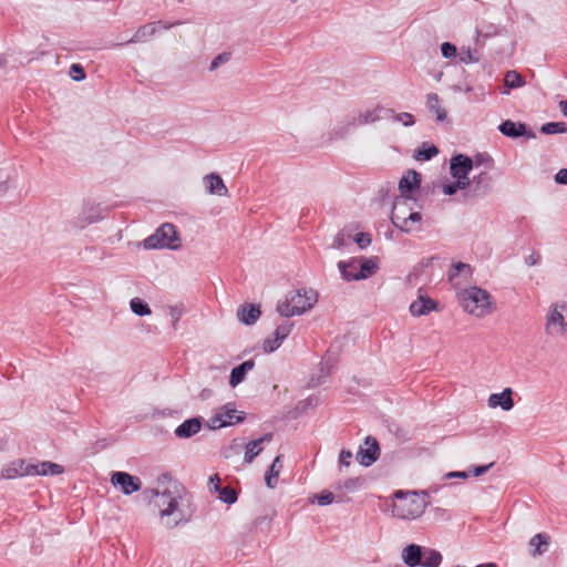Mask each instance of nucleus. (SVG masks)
Masks as SVG:
<instances>
[{
  "label": "nucleus",
  "mask_w": 567,
  "mask_h": 567,
  "mask_svg": "<svg viewBox=\"0 0 567 567\" xmlns=\"http://www.w3.org/2000/svg\"><path fill=\"white\" fill-rule=\"evenodd\" d=\"M394 495L396 499L392 505V514L400 519H415L424 513L427 506L425 492L419 494L399 491Z\"/></svg>",
  "instance_id": "1"
},
{
  "label": "nucleus",
  "mask_w": 567,
  "mask_h": 567,
  "mask_svg": "<svg viewBox=\"0 0 567 567\" xmlns=\"http://www.w3.org/2000/svg\"><path fill=\"white\" fill-rule=\"evenodd\" d=\"M317 302V293L313 290H293L286 299L277 305V311L281 317L302 315Z\"/></svg>",
  "instance_id": "2"
},
{
  "label": "nucleus",
  "mask_w": 567,
  "mask_h": 567,
  "mask_svg": "<svg viewBox=\"0 0 567 567\" xmlns=\"http://www.w3.org/2000/svg\"><path fill=\"white\" fill-rule=\"evenodd\" d=\"M458 299L466 312L482 318L493 311L491 295L476 286L464 289L458 293Z\"/></svg>",
  "instance_id": "3"
},
{
  "label": "nucleus",
  "mask_w": 567,
  "mask_h": 567,
  "mask_svg": "<svg viewBox=\"0 0 567 567\" xmlns=\"http://www.w3.org/2000/svg\"><path fill=\"white\" fill-rule=\"evenodd\" d=\"M145 249H172L176 250L181 247V238L173 224L165 223L159 226L156 231L143 241Z\"/></svg>",
  "instance_id": "4"
},
{
  "label": "nucleus",
  "mask_w": 567,
  "mask_h": 567,
  "mask_svg": "<svg viewBox=\"0 0 567 567\" xmlns=\"http://www.w3.org/2000/svg\"><path fill=\"white\" fill-rule=\"evenodd\" d=\"M385 111L382 106L378 105L374 109L359 112L358 115H348L344 120L334 126L332 135L338 138L344 137L353 127L373 123L380 120V113Z\"/></svg>",
  "instance_id": "5"
},
{
  "label": "nucleus",
  "mask_w": 567,
  "mask_h": 567,
  "mask_svg": "<svg viewBox=\"0 0 567 567\" xmlns=\"http://www.w3.org/2000/svg\"><path fill=\"white\" fill-rule=\"evenodd\" d=\"M545 332L550 337L567 334V303H554L546 316Z\"/></svg>",
  "instance_id": "6"
},
{
  "label": "nucleus",
  "mask_w": 567,
  "mask_h": 567,
  "mask_svg": "<svg viewBox=\"0 0 567 567\" xmlns=\"http://www.w3.org/2000/svg\"><path fill=\"white\" fill-rule=\"evenodd\" d=\"M156 496V505L159 508L161 517L169 518L171 516H174L172 522H166V525L171 528L176 527L183 520V514L178 512V496H175L169 489H165L162 493L157 492Z\"/></svg>",
  "instance_id": "7"
},
{
  "label": "nucleus",
  "mask_w": 567,
  "mask_h": 567,
  "mask_svg": "<svg viewBox=\"0 0 567 567\" xmlns=\"http://www.w3.org/2000/svg\"><path fill=\"white\" fill-rule=\"evenodd\" d=\"M245 419H246V415L244 412H240L237 415V411H236L234 404L228 403V404H225L224 406H221L219 412H217L213 417H210L209 426L212 429H220V427L240 423Z\"/></svg>",
  "instance_id": "8"
},
{
  "label": "nucleus",
  "mask_w": 567,
  "mask_h": 567,
  "mask_svg": "<svg viewBox=\"0 0 567 567\" xmlns=\"http://www.w3.org/2000/svg\"><path fill=\"white\" fill-rule=\"evenodd\" d=\"M102 219V210L99 204L86 202L82 206V210L76 218L72 221L73 226L83 229L87 225L96 223Z\"/></svg>",
  "instance_id": "9"
},
{
  "label": "nucleus",
  "mask_w": 567,
  "mask_h": 567,
  "mask_svg": "<svg viewBox=\"0 0 567 567\" xmlns=\"http://www.w3.org/2000/svg\"><path fill=\"white\" fill-rule=\"evenodd\" d=\"M365 447L360 446L357 452V461L368 467L372 465L380 456V446L375 437L367 436L364 440Z\"/></svg>",
  "instance_id": "10"
},
{
  "label": "nucleus",
  "mask_w": 567,
  "mask_h": 567,
  "mask_svg": "<svg viewBox=\"0 0 567 567\" xmlns=\"http://www.w3.org/2000/svg\"><path fill=\"white\" fill-rule=\"evenodd\" d=\"M111 483L114 486H120L125 495H131L142 487V482L138 477L133 476L126 472H115L112 474Z\"/></svg>",
  "instance_id": "11"
},
{
  "label": "nucleus",
  "mask_w": 567,
  "mask_h": 567,
  "mask_svg": "<svg viewBox=\"0 0 567 567\" xmlns=\"http://www.w3.org/2000/svg\"><path fill=\"white\" fill-rule=\"evenodd\" d=\"M37 468L24 460H16L1 470V477L11 480L19 476H34Z\"/></svg>",
  "instance_id": "12"
},
{
  "label": "nucleus",
  "mask_w": 567,
  "mask_h": 567,
  "mask_svg": "<svg viewBox=\"0 0 567 567\" xmlns=\"http://www.w3.org/2000/svg\"><path fill=\"white\" fill-rule=\"evenodd\" d=\"M498 130L503 135L511 138L526 137L529 140L536 137V134L526 124L512 120L504 121Z\"/></svg>",
  "instance_id": "13"
},
{
  "label": "nucleus",
  "mask_w": 567,
  "mask_h": 567,
  "mask_svg": "<svg viewBox=\"0 0 567 567\" xmlns=\"http://www.w3.org/2000/svg\"><path fill=\"white\" fill-rule=\"evenodd\" d=\"M293 323L287 321L278 326L274 332V337H269L264 340L262 350L266 353L276 351L282 343V341L290 334Z\"/></svg>",
  "instance_id": "14"
},
{
  "label": "nucleus",
  "mask_w": 567,
  "mask_h": 567,
  "mask_svg": "<svg viewBox=\"0 0 567 567\" xmlns=\"http://www.w3.org/2000/svg\"><path fill=\"white\" fill-rule=\"evenodd\" d=\"M176 24H178V23L176 22V23H171V24H162L161 21L146 23V24L140 27L130 40H127L124 43H116V44H114V47H122L124 44L137 43V42L145 41L146 39L153 37L156 33L158 27H162L164 29H169Z\"/></svg>",
  "instance_id": "15"
},
{
  "label": "nucleus",
  "mask_w": 567,
  "mask_h": 567,
  "mask_svg": "<svg viewBox=\"0 0 567 567\" xmlns=\"http://www.w3.org/2000/svg\"><path fill=\"white\" fill-rule=\"evenodd\" d=\"M391 223L395 228L403 233H411L420 229L415 225H420L422 221V215L419 212H410L408 216H400L394 214V217H390Z\"/></svg>",
  "instance_id": "16"
},
{
  "label": "nucleus",
  "mask_w": 567,
  "mask_h": 567,
  "mask_svg": "<svg viewBox=\"0 0 567 567\" xmlns=\"http://www.w3.org/2000/svg\"><path fill=\"white\" fill-rule=\"evenodd\" d=\"M474 162L471 157L457 154L451 158L450 171L453 177H465L473 169Z\"/></svg>",
  "instance_id": "17"
},
{
  "label": "nucleus",
  "mask_w": 567,
  "mask_h": 567,
  "mask_svg": "<svg viewBox=\"0 0 567 567\" xmlns=\"http://www.w3.org/2000/svg\"><path fill=\"white\" fill-rule=\"evenodd\" d=\"M492 187V176L487 172H481L471 178V197L484 196Z\"/></svg>",
  "instance_id": "18"
},
{
  "label": "nucleus",
  "mask_w": 567,
  "mask_h": 567,
  "mask_svg": "<svg viewBox=\"0 0 567 567\" xmlns=\"http://www.w3.org/2000/svg\"><path fill=\"white\" fill-rule=\"evenodd\" d=\"M437 306L439 303L435 300L420 293L419 298L410 305V312L414 317L426 316L431 311L436 310Z\"/></svg>",
  "instance_id": "19"
},
{
  "label": "nucleus",
  "mask_w": 567,
  "mask_h": 567,
  "mask_svg": "<svg viewBox=\"0 0 567 567\" xmlns=\"http://www.w3.org/2000/svg\"><path fill=\"white\" fill-rule=\"evenodd\" d=\"M203 426V419L200 416L190 417L179 424L174 434L178 439H189L197 434Z\"/></svg>",
  "instance_id": "20"
},
{
  "label": "nucleus",
  "mask_w": 567,
  "mask_h": 567,
  "mask_svg": "<svg viewBox=\"0 0 567 567\" xmlns=\"http://www.w3.org/2000/svg\"><path fill=\"white\" fill-rule=\"evenodd\" d=\"M424 547L410 544L402 551V560L409 567L421 566Z\"/></svg>",
  "instance_id": "21"
},
{
  "label": "nucleus",
  "mask_w": 567,
  "mask_h": 567,
  "mask_svg": "<svg viewBox=\"0 0 567 567\" xmlns=\"http://www.w3.org/2000/svg\"><path fill=\"white\" fill-rule=\"evenodd\" d=\"M512 394L513 391L509 388L504 389L501 393H493L488 398V405L491 408L501 406L504 411H509L514 406Z\"/></svg>",
  "instance_id": "22"
},
{
  "label": "nucleus",
  "mask_w": 567,
  "mask_h": 567,
  "mask_svg": "<svg viewBox=\"0 0 567 567\" xmlns=\"http://www.w3.org/2000/svg\"><path fill=\"white\" fill-rule=\"evenodd\" d=\"M260 315L261 311L259 306L254 303L243 305L237 310L238 320L246 326L254 324Z\"/></svg>",
  "instance_id": "23"
},
{
  "label": "nucleus",
  "mask_w": 567,
  "mask_h": 567,
  "mask_svg": "<svg viewBox=\"0 0 567 567\" xmlns=\"http://www.w3.org/2000/svg\"><path fill=\"white\" fill-rule=\"evenodd\" d=\"M204 183L206 190L212 195L226 196L228 194V189L218 174L212 173L205 176Z\"/></svg>",
  "instance_id": "24"
},
{
  "label": "nucleus",
  "mask_w": 567,
  "mask_h": 567,
  "mask_svg": "<svg viewBox=\"0 0 567 567\" xmlns=\"http://www.w3.org/2000/svg\"><path fill=\"white\" fill-rule=\"evenodd\" d=\"M420 184L421 174L414 169L408 171V173L403 175L399 182V189L402 193L401 196L405 195V193H411L412 190L417 189Z\"/></svg>",
  "instance_id": "25"
},
{
  "label": "nucleus",
  "mask_w": 567,
  "mask_h": 567,
  "mask_svg": "<svg viewBox=\"0 0 567 567\" xmlns=\"http://www.w3.org/2000/svg\"><path fill=\"white\" fill-rule=\"evenodd\" d=\"M254 367H255L254 360H247V361L240 363L239 365L235 367L231 370L230 375H229V385L235 388L239 383H241L245 380L246 374L250 370H252Z\"/></svg>",
  "instance_id": "26"
},
{
  "label": "nucleus",
  "mask_w": 567,
  "mask_h": 567,
  "mask_svg": "<svg viewBox=\"0 0 567 567\" xmlns=\"http://www.w3.org/2000/svg\"><path fill=\"white\" fill-rule=\"evenodd\" d=\"M272 440V433H266L264 436H261L258 440H252L249 443L246 444V451H245V463H251L254 458L259 455V453L262 451V447L260 446L264 442H270Z\"/></svg>",
  "instance_id": "27"
},
{
  "label": "nucleus",
  "mask_w": 567,
  "mask_h": 567,
  "mask_svg": "<svg viewBox=\"0 0 567 567\" xmlns=\"http://www.w3.org/2000/svg\"><path fill=\"white\" fill-rule=\"evenodd\" d=\"M472 267L465 262H456L454 264L449 271V281L453 286H460L461 281L458 277H463L464 279H468L472 276Z\"/></svg>",
  "instance_id": "28"
},
{
  "label": "nucleus",
  "mask_w": 567,
  "mask_h": 567,
  "mask_svg": "<svg viewBox=\"0 0 567 567\" xmlns=\"http://www.w3.org/2000/svg\"><path fill=\"white\" fill-rule=\"evenodd\" d=\"M338 268L340 270L341 277L346 281L355 280L354 278H350L351 275H358L360 268V258H351L347 261L341 260L338 262Z\"/></svg>",
  "instance_id": "29"
},
{
  "label": "nucleus",
  "mask_w": 567,
  "mask_h": 567,
  "mask_svg": "<svg viewBox=\"0 0 567 567\" xmlns=\"http://www.w3.org/2000/svg\"><path fill=\"white\" fill-rule=\"evenodd\" d=\"M281 457L282 455L276 456L265 474V482L269 488H275L277 486L278 477L282 468Z\"/></svg>",
  "instance_id": "30"
},
{
  "label": "nucleus",
  "mask_w": 567,
  "mask_h": 567,
  "mask_svg": "<svg viewBox=\"0 0 567 567\" xmlns=\"http://www.w3.org/2000/svg\"><path fill=\"white\" fill-rule=\"evenodd\" d=\"M378 265L373 259L360 258V268L358 275H351L350 278L355 280L367 279L375 274Z\"/></svg>",
  "instance_id": "31"
},
{
  "label": "nucleus",
  "mask_w": 567,
  "mask_h": 567,
  "mask_svg": "<svg viewBox=\"0 0 567 567\" xmlns=\"http://www.w3.org/2000/svg\"><path fill=\"white\" fill-rule=\"evenodd\" d=\"M33 467L37 468V473H34V475H59L64 472V467L62 465L49 461L33 464Z\"/></svg>",
  "instance_id": "32"
},
{
  "label": "nucleus",
  "mask_w": 567,
  "mask_h": 567,
  "mask_svg": "<svg viewBox=\"0 0 567 567\" xmlns=\"http://www.w3.org/2000/svg\"><path fill=\"white\" fill-rule=\"evenodd\" d=\"M426 106L435 113L436 120L442 122L446 118V111L440 104V97L436 93H429L426 96Z\"/></svg>",
  "instance_id": "33"
},
{
  "label": "nucleus",
  "mask_w": 567,
  "mask_h": 567,
  "mask_svg": "<svg viewBox=\"0 0 567 567\" xmlns=\"http://www.w3.org/2000/svg\"><path fill=\"white\" fill-rule=\"evenodd\" d=\"M442 555L439 550L424 547V551L422 555V564L423 567H439L442 564Z\"/></svg>",
  "instance_id": "34"
},
{
  "label": "nucleus",
  "mask_w": 567,
  "mask_h": 567,
  "mask_svg": "<svg viewBox=\"0 0 567 567\" xmlns=\"http://www.w3.org/2000/svg\"><path fill=\"white\" fill-rule=\"evenodd\" d=\"M410 196L403 195L395 197L392 206V212L390 217H394V214L400 216H408L412 208L410 207L409 200Z\"/></svg>",
  "instance_id": "35"
},
{
  "label": "nucleus",
  "mask_w": 567,
  "mask_h": 567,
  "mask_svg": "<svg viewBox=\"0 0 567 567\" xmlns=\"http://www.w3.org/2000/svg\"><path fill=\"white\" fill-rule=\"evenodd\" d=\"M437 154H439V148L434 144H429V143L424 142L415 151L413 157L416 161H430Z\"/></svg>",
  "instance_id": "36"
},
{
  "label": "nucleus",
  "mask_w": 567,
  "mask_h": 567,
  "mask_svg": "<svg viewBox=\"0 0 567 567\" xmlns=\"http://www.w3.org/2000/svg\"><path fill=\"white\" fill-rule=\"evenodd\" d=\"M549 544V536L547 534H536L529 542V545L534 547L533 555H540L547 550Z\"/></svg>",
  "instance_id": "37"
},
{
  "label": "nucleus",
  "mask_w": 567,
  "mask_h": 567,
  "mask_svg": "<svg viewBox=\"0 0 567 567\" xmlns=\"http://www.w3.org/2000/svg\"><path fill=\"white\" fill-rule=\"evenodd\" d=\"M131 310L140 317L148 316L152 313L150 306L141 298H133L130 302Z\"/></svg>",
  "instance_id": "38"
},
{
  "label": "nucleus",
  "mask_w": 567,
  "mask_h": 567,
  "mask_svg": "<svg viewBox=\"0 0 567 567\" xmlns=\"http://www.w3.org/2000/svg\"><path fill=\"white\" fill-rule=\"evenodd\" d=\"M540 132L543 134H564L567 132V124L565 122H548L542 125Z\"/></svg>",
  "instance_id": "39"
},
{
  "label": "nucleus",
  "mask_w": 567,
  "mask_h": 567,
  "mask_svg": "<svg viewBox=\"0 0 567 567\" xmlns=\"http://www.w3.org/2000/svg\"><path fill=\"white\" fill-rule=\"evenodd\" d=\"M385 113L390 114L394 121L401 122L404 126H412L415 123L413 114L409 112L394 113L393 110H385Z\"/></svg>",
  "instance_id": "40"
},
{
  "label": "nucleus",
  "mask_w": 567,
  "mask_h": 567,
  "mask_svg": "<svg viewBox=\"0 0 567 567\" xmlns=\"http://www.w3.org/2000/svg\"><path fill=\"white\" fill-rule=\"evenodd\" d=\"M504 83L509 89H517L524 84V79L518 72L508 71L505 75Z\"/></svg>",
  "instance_id": "41"
},
{
  "label": "nucleus",
  "mask_w": 567,
  "mask_h": 567,
  "mask_svg": "<svg viewBox=\"0 0 567 567\" xmlns=\"http://www.w3.org/2000/svg\"><path fill=\"white\" fill-rule=\"evenodd\" d=\"M219 499L226 504H234L238 499L237 492L230 486H224L218 492Z\"/></svg>",
  "instance_id": "42"
},
{
  "label": "nucleus",
  "mask_w": 567,
  "mask_h": 567,
  "mask_svg": "<svg viewBox=\"0 0 567 567\" xmlns=\"http://www.w3.org/2000/svg\"><path fill=\"white\" fill-rule=\"evenodd\" d=\"M478 38H489L498 34L499 28L493 23H484L481 28H477Z\"/></svg>",
  "instance_id": "43"
},
{
  "label": "nucleus",
  "mask_w": 567,
  "mask_h": 567,
  "mask_svg": "<svg viewBox=\"0 0 567 567\" xmlns=\"http://www.w3.org/2000/svg\"><path fill=\"white\" fill-rule=\"evenodd\" d=\"M315 498L320 506H326L330 505L334 501V495L329 491H323L316 495Z\"/></svg>",
  "instance_id": "44"
},
{
  "label": "nucleus",
  "mask_w": 567,
  "mask_h": 567,
  "mask_svg": "<svg viewBox=\"0 0 567 567\" xmlns=\"http://www.w3.org/2000/svg\"><path fill=\"white\" fill-rule=\"evenodd\" d=\"M371 240L372 238L369 233H358L354 236V241L361 249L367 248L371 244Z\"/></svg>",
  "instance_id": "45"
},
{
  "label": "nucleus",
  "mask_w": 567,
  "mask_h": 567,
  "mask_svg": "<svg viewBox=\"0 0 567 567\" xmlns=\"http://www.w3.org/2000/svg\"><path fill=\"white\" fill-rule=\"evenodd\" d=\"M441 52L445 59H451L456 56L457 49L453 43L444 42L441 45Z\"/></svg>",
  "instance_id": "46"
},
{
  "label": "nucleus",
  "mask_w": 567,
  "mask_h": 567,
  "mask_svg": "<svg viewBox=\"0 0 567 567\" xmlns=\"http://www.w3.org/2000/svg\"><path fill=\"white\" fill-rule=\"evenodd\" d=\"M230 60V53L223 52L215 56L209 65V70L214 71L216 70L220 64H224Z\"/></svg>",
  "instance_id": "47"
},
{
  "label": "nucleus",
  "mask_w": 567,
  "mask_h": 567,
  "mask_svg": "<svg viewBox=\"0 0 567 567\" xmlns=\"http://www.w3.org/2000/svg\"><path fill=\"white\" fill-rule=\"evenodd\" d=\"M70 74L73 80L81 81L85 78L84 69L81 64L74 63L71 65Z\"/></svg>",
  "instance_id": "48"
},
{
  "label": "nucleus",
  "mask_w": 567,
  "mask_h": 567,
  "mask_svg": "<svg viewBox=\"0 0 567 567\" xmlns=\"http://www.w3.org/2000/svg\"><path fill=\"white\" fill-rule=\"evenodd\" d=\"M480 60L476 51L466 50L461 52L460 54V61L462 63H472L477 62Z\"/></svg>",
  "instance_id": "49"
},
{
  "label": "nucleus",
  "mask_w": 567,
  "mask_h": 567,
  "mask_svg": "<svg viewBox=\"0 0 567 567\" xmlns=\"http://www.w3.org/2000/svg\"><path fill=\"white\" fill-rule=\"evenodd\" d=\"M456 181H455V186L457 187V189H465L467 188V193L466 195L470 196V190H471V178H468V176H465L464 178L463 177H454Z\"/></svg>",
  "instance_id": "50"
},
{
  "label": "nucleus",
  "mask_w": 567,
  "mask_h": 567,
  "mask_svg": "<svg viewBox=\"0 0 567 567\" xmlns=\"http://www.w3.org/2000/svg\"><path fill=\"white\" fill-rule=\"evenodd\" d=\"M352 458V453L349 450H341L339 454V463L340 465L349 466L350 461Z\"/></svg>",
  "instance_id": "51"
},
{
  "label": "nucleus",
  "mask_w": 567,
  "mask_h": 567,
  "mask_svg": "<svg viewBox=\"0 0 567 567\" xmlns=\"http://www.w3.org/2000/svg\"><path fill=\"white\" fill-rule=\"evenodd\" d=\"M476 166L487 163L489 167H492L493 159L487 154H477L475 159L473 161Z\"/></svg>",
  "instance_id": "52"
},
{
  "label": "nucleus",
  "mask_w": 567,
  "mask_h": 567,
  "mask_svg": "<svg viewBox=\"0 0 567 567\" xmlns=\"http://www.w3.org/2000/svg\"><path fill=\"white\" fill-rule=\"evenodd\" d=\"M361 483H362V480L359 478V477H357V478H348L344 482L343 486L347 489H355V488H358L361 485Z\"/></svg>",
  "instance_id": "53"
},
{
  "label": "nucleus",
  "mask_w": 567,
  "mask_h": 567,
  "mask_svg": "<svg viewBox=\"0 0 567 567\" xmlns=\"http://www.w3.org/2000/svg\"><path fill=\"white\" fill-rule=\"evenodd\" d=\"M209 485L216 493L223 487V486H220V477L218 474H213L209 477Z\"/></svg>",
  "instance_id": "54"
},
{
  "label": "nucleus",
  "mask_w": 567,
  "mask_h": 567,
  "mask_svg": "<svg viewBox=\"0 0 567 567\" xmlns=\"http://www.w3.org/2000/svg\"><path fill=\"white\" fill-rule=\"evenodd\" d=\"M555 181L558 184L567 185V168H561L555 176Z\"/></svg>",
  "instance_id": "55"
},
{
  "label": "nucleus",
  "mask_w": 567,
  "mask_h": 567,
  "mask_svg": "<svg viewBox=\"0 0 567 567\" xmlns=\"http://www.w3.org/2000/svg\"><path fill=\"white\" fill-rule=\"evenodd\" d=\"M493 465H494V463H489L487 465L475 466L473 470L474 476H481V475L485 474Z\"/></svg>",
  "instance_id": "56"
},
{
  "label": "nucleus",
  "mask_w": 567,
  "mask_h": 567,
  "mask_svg": "<svg viewBox=\"0 0 567 567\" xmlns=\"http://www.w3.org/2000/svg\"><path fill=\"white\" fill-rule=\"evenodd\" d=\"M457 190H458V189H457V187L455 186V182H452V183H449V184L443 185V193H444L445 195H450V196H451V195H454V194H456V192H457Z\"/></svg>",
  "instance_id": "57"
},
{
  "label": "nucleus",
  "mask_w": 567,
  "mask_h": 567,
  "mask_svg": "<svg viewBox=\"0 0 567 567\" xmlns=\"http://www.w3.org/2000/svg\"><path fill=\"white\" fill-rule=\"evenodd\" d=\"M169 315L173 319L174 324L181 319L182 317V309L178 307H171Z\"/></svg>",
  "instance_id": "58"
},
{
  "label": "nucleus",
  "mask_w": 567,
  "mask_h": 567,
  "mask_svg": "<svg viewBox=\"0 0 567 567\" xmlns=\"http://www.w3.org/2000/svg\"><path fill=\"white\" fill-rule=\"evenodd\" d=\"M539 260H540V255L537 252H533L532 255L526 257V264L528 266H535L539 262Z\"/></svg>",
  "instance_id": "59"
},
{
  "label": "nucleus",
  "mask_w": 567,
  "mask_h": 567,
  "mask_svg": "<svg viewBox=\"0 0 567 567\" xmlns=\"http://www.w3.org/2000/svg\"><path fill=\"white\" fill-rule=\"evenodd\" d=\"M446 477L447 478H454V477H457V478H467L468 477V473L467 472H450L446 474Z\"/></svg>",
  "instance_id": "60"
},
{
  "label": "nucleus",
  "mask_w": 567,
  "mask_h": 567,
  "mask_svg": "<svg viewBox=\"0 0 567 567\" xmlns=\"http://www.w3.org/2000/svg\"><path fill=\"white\" fill-rule=\"evenodd\" d=\"M10 187H11V184H10L9 179L1 182L0 183V196L6 194Z\"/></svg>",
  "instance_id": "61"
},
{
  "label": "nucleus",
  "mask_w": 567,
  "mask_h": 567,
  "mask_svg": "<svg viewBox=\"0 0 567 567\" xmlns=\"http://www.w3.org/2000/svg\"><path fill=\"white\" fill-rule=\"evenodd\" d=\"M558 106H559L560 112H561L565 116H567V100L560 101V102H559V104H558Z\"/></svg>",
  "instance_id": "62"
},
{
  "label": "nucleus",
  "mask_w": 567,
  "mask_h": 567,
  "mask_svg": "<svg viewBox=\"0 0 567 567\" xmlns=\"http://www.w3.org/2000/svg\"><path fill=\"white\" fill-rule=\"evenodd\" d=\"M210 395H212V390H209V389H204V390L200 392V394H199V396H200L203 400L208 399Z\"/></svg>",
  "instance_id": "63"
},
{
  "label": "nucleus",
  "mask_w": 567,
  "mask_h": 567,
  "mask_svg": "<svg viewBox=\"0 0 567 567\" xmlns=\"http://www.w3.org/2000/svg\"><path fill=\"white\" fill-rule=\"evenodd\" d=\"M475 567H498L495 563L480 564Z\"/></svg>",
  "instance_id": "64"
}]
</instances>
